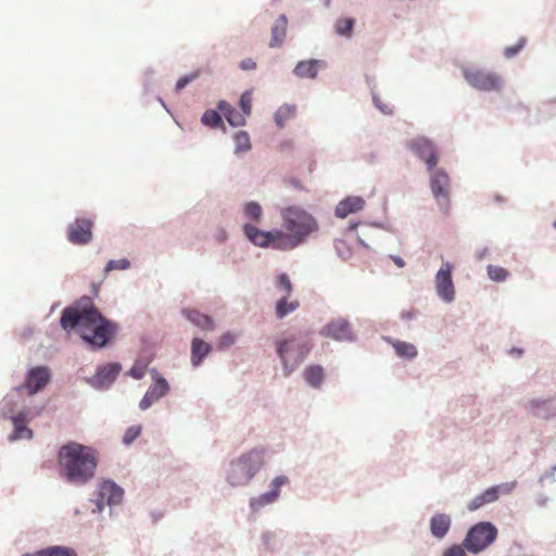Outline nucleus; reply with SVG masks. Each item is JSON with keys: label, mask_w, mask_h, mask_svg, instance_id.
<instances>
[{"label": "nucleus", "mask_w": 556, "mask_h": 556, "mask_svg": "<svg viewBox=\"0 0 556 556\" xmlns=\"http://www.w3.org/2000/svg\"><path fill=\"white\" fill-rule=\"evenodd\" d=\"M60 324L66 331L76 330L84 341L97 348L106 345L115 331L114 324L101 315L88 296L65 307Z\"/></svg>", "instance_id": "nucleus-1"}, {"label": "nucleus", "mask_w": 556, "mask_h": 556, "mask_svg": "<svg viewBox=\"0 0 556 556\" xmlns=\"http://www.w3.org/2000/svg\"><path fill=\"white\" fill-rule=\"evenodd\" d=\"M58 462L62 478L74 484H86L96 475L99 457L93 447L68 442L60 447Z\"/></svg>", "instance_id": "nucleus-2"}, {"label": "nucleus", "mask_w": 556, "mask_h": 556, "mask_svg": "<svg viewBox=\"0 0 556 556\" xmlns=\"http://www.w3.org/2000/svg\"><path fill=\"white\" fill-rule=\"evenodd\" d=\"M264 464L263 450L253 448L230 463L227 480L232 486L248 484Z\"/></svg>", "instance_id": "nucleus-3"}, {"label": "nucleus", "mask_w": 556, "mask_h": 556, "mask_svg": "<svg viewBox=\"0 0 556 556\" xmlns=\"http://www.w3.org/2000/svg\"><path fill=\"white\" fill-rule=\"evenodd\" d=\"M311 348V341L301 336H291L277 342L285 376H289L305 359Z\"/></svg>", "instance_id": "nucleus-4"}, {"label": "nucleus", "mask_w": 556, "mask_h": 556, "mask_svg": "<svg viewBox=\"0 0 556 556\" xmlns=\"http://www.w3.org/2000/svg\"><path fill=\"white\" fill-rule=\"evenodd\" d=\"M283 227L301 243L313 232L318 230L317 220L301 207H287L282 211Z\"/></svg>", "instance_id": "nucleus-5"}, {"label": "nucleus", "mask_w": 556, "mask_h": 556, "mask_svg": "<svg viewBox=\"0 0 556 556\" xmlns=\"http://www.w3.org/2000/svg\"><path fill=\"white\" fill-rule=\"evenodd\" d=\"M497 536V529L491 522H479L475 525L467 533L464 540V547L477 554L491 545Z\"/></svg>", "instance_id": "nucleus-6"}, {"label": "nucleus", "mask_w": 556, "mask_h": 556, "mask_svg": "<svg viewBox=\"0 0 556 556\" xmlns=\"http://www.w3.org/2000/svg\"><path fill=\"white\" fill-rule=\"evenodd\" d=\"M464 77L475 89L481 91H500L503 79L500 75L483 70H464Z\"/></svg>", "instance_id": "nucleus-7"}, {"label": "nucleus", "mask_w": 556, "mask_h": 556, "mask_svg": "<svg viewBox=\"0 0 556 556\" xmlns=\"http://www.w3.org/2000/svg\"><path fill=\"white\" fill-rule=\"evenodd\" d=\"M435 290L439 298L444 302H452L455 299V287L452 279V265L448 262L442 264L435 275Z\"/></svg>", "instance_id": "nucleus-8"}, {"label": "nucleus", "mask_w": 556, "mask_h": 556, "mask_svg": "<svg viewBox=\"0 0 556 556\" xmlns=\"http://www.w3.org/2000/svg\"><path fill=\"white\" fill-rule=\"evenodd\" d=\"M93 223L88 218H76L67 226V239L76 245H84L92 239Z\"/></svg>", "instance_id": "nucleus-9"}, {"label": "nucleus", "mask_w": 556, "mask_h": 556, "mask_svg": "<svg viewBox=\"0 0 556 556\" xmlns=\"http://www.w3.org/2000/svg\"><path fill=\"white\" fill-rule=\"evenodd\" d=\"M408 148L425 161L429 170H432L437 166L439 161L437 149L427 138L419 137L410 140Z\"/></svg>", "instance_id": "nucleus-10"}, {"label": "nucleus", "mask_w": 556, "mask_h": 556, "mask_svg": "<svg viewBox=\"0 0 556 556\" xmlns=\"http://www.w3.org/2000/svg\"><path fill=\"white\" fill-rule=\"evenodd\" d=\"M320 334L326 338H331L337 341H351L353 340V331L350 323L343 318H337L329 321L320 330Z\"/></svg>", "instance_id": "nucleus-11"}, {"label": "nucleus", "mask_w": 556, "mask_h": 556, "mask_svg": "<svg viewBox=\"0 0 556 556\" xmlns=\"http://www.w3.org/2000/svg\"><path fill=\"white\" fill-rule=\"evenodd\" d=\"M100 500L97 504L98 510L103 509L104 504L106 505H118L123 501L124 491L113 481H104L99 489Z\"/></svg>", "instance_id": "nucleus-12"}, {"label": "nucleus", "mask_w": 556, "mask_h": 556, "mask_svg": "<svg viewBox=\"0 0 556 556\" xmlns=\"http://www.w3.org/2000/svg\"><path fill=\"white\" fill-rule=\"evenodd\" d=\"M169 390L168 382L165 378L156 376L154 383L148 389L144 396L140 401V408L146 410L157 402L161 397L165 396Z\"/></svg>", "instance_id": "nucleus-13"}, {"label": "nucleus", "mask_w": 556, "mask_h": 556, "mask_svg": "<svg viewBox=\"0 0 556 556\" xmlns=\"http://www.w3.org/2000/svg\"><path fill=\"white\" fill-rule=\"evenodd\" d=\"M50 381V371L47 367H35L29 370L25 388L33 395L40 391Z\"/></svg>", "instance_id": "nucleus-14"}, {"label": "nucleus", "mask_w": 556, "mask_h": 556, "mask_svg": "<svg viewBox=\"0 0 556 556\" xmlns=\"http://www.w3.org/2000/svg\"><path fill=\"white\" fill-rule=\"evenodd\" d=\"M365 206V200L361 197H346L336 206L334 214L339 218H345L350 214L362 211Z\"/></svg>", "instance_id": "nucleus-15"}, {"label": "nucleus", "mask_w": 556, "mask_h": 556, "mask_svg": "<svg viewBox=\"0 0 556 556\" xmlns=\"http://www.w3.org/2000/svg\"><path fill=\"white\" fill-rule=\"evenodd\" d=\"M245 237L255 245L268 248L273 241V231H264L257 227L247 223L243 226Z\"/></svg>", "instance_id": "nucleus-16"}, {"label": "nucleus", "mask_w": 556, "mask_h": 556, "mask_svg": "<svg viewBox=\"0 0 556 556\" xmlns=\"http://www.w3.org/2000/svg\"><path fill=\"white\" fill-rule=\"evenodd\" d=\"M431 190L433 195L439 199L442 197L443 199L448 198L450 193V177L442 169L435 170L431 176Z\"/></svg>", "instance_id": "nucleus-17"}, {"label": "nucleus", "mask_w": 556, "mask_h": 556, "mask_svg": "<svg viewBox=\"0 0 556 556\" xmlns=\"http://www.w3.org/2000/svg\"><path fill=\"white\" fill-rule=\"evenodd\" d=\"M301 242L289 231L273 230V241L270 247L276 250H292L300 245Z\"/></svg>", "instance_id": "nucleus-18"}, {"label": "nucleus", "mask_w": 556, "mask_h": 556, "mask_svg": "<svg viewBox=\"0 0 556 556\" xmlns=\"http://www.w3.org/2000/svg\"><path fill=\"white\" fill-rule=\"evenodd\" d=\"M121 371V365L112 363L101 367L94 377L96 383L100 388L110 386Z\"/></svg>", "instance_id": "nucleus-19"}, {"label": "nucleus", "mask_w": 556, "mask_h": 556, "mask_svg": "<svg viewBox=\"0 0 556 556\" xmlns=\"http://www.w3.org/2000/svg\"><path fill=\"white\" fill-rule=\"evenodd\" d=\"M324 65L323 61L319 60H307L301 61L294 67V75L300 78H315L317 76L319 67Z\"/></svg>", "instance_id": "nucleus-20"}, {"label": "nucleus", "mask_w": 556, "mask_h": 556, "mask_svg": "<svg viewBox=\"0 0 556 556\" xmlns=\"http://www.w3.org/2000/svg\"><path fill=\"white\" fill-rule=\"evenodd\" d=\"M451 528V518L446 514H437L430 520L431 534L437 539H442L446 535Z\"/></svg>", "instance_id": "nucleus-21"}, {"label": "nucleus", "mask_w": 556, "mask_h": 556, "mask_svg": "<svg viewBox=\"0 0 556 556\" xmlns=\"http://www.w3.org/2000/svg\"><path fill=\"white\" fill-rule=\"evenodd\" d=\"M184 316L197 327L203 330H212L214 321L208 315L202 314L197 309L186 308L182 311Z\"/></svg>", "instance_id": "nucleus-22"}, {"label": "nucleus", "mask_w": 556, "mask_h": 556, "mask_svg": "<svg viewBox=\"0 0 556 556\" xmlns=\"http://www.w3.org/2000/svg\"><path fill=\"white\" fill-rule=\"evenodd\" d=\"M12 422L14 426V432L11 435V440L33 438V431L26 426L27 418L25 413L21 412L16 416L12 417Z\"/></svg>", "instance_id": "nucleus-23"}, {"label": "nucleus", "mask_w": 556, "mask_h": 556, "mask_svg": "<svg viewBox=\"0 0 556 556\" xmlns=\"http://www.w3.org/2000/svg\"><path fill=\"white\" fill-rule=\"evenodd\" d=\"M287 24L288 20L286 15H280L271 27V39L269 41L270 48H276L281 46L285 40L287 34Z\"/></svg>", "instance_id": "nucleus-24"}, {"label": "nucleus", "mask_w": 556, "mask_h": 556, "mask_svg": "<svg viewBox=\"0 0 556 556\" xmlns=\"http://www.w3.org/2000/svg\"><path fill=\"white\" fill-rule=\"evenodd\" d=\"M212 351V346L199 338L191 342V363L194 367L199 366L204 357Z\"/></svg>", "instance_id": "nucleus-25"}, {"label": "nucleus", "mask_w": 556, "mask_h": 556, "mask_svg": "<svg viewBox=\"0 0 556 556\" xmlns=\"http://www.w3.org/2000/svg\"><path fill=\"white\" fill-rule=\"evenodd\" d=\"M516 486V482L502 483L498 485L491 486L486 489L483 493H481V498L483 500L484 505L495 502L500 494H508Z\"/></svg>", "instance_id": "nucleus-26"}, {"label": "nucleus", "mask_w": 556, "mask_h": 556, "mask_svg": "<svg viewBox=\"0 0 556 556\" xmlns=\"http://www.w3.org/2000/svg\"><path fill=\"white\" fill-rule=\"evenodd\" d=\"M218 109L223 114L225 115L227 122L233 126H243L245 124V117L247 115L241 114L236 109H233L229 103L226 101H220L218 103Z\"/></svg>", "instance_id": "nucleus-27"}, {"label": "nucleus", "mask_w": 556, "mask_h": 556, "mask_svg": "<svg viewBox=\"0 0 556 556\" xmlns=\"http://www.w3.org/2000/svg\"><path fill=\"white\" fill-rule=\"evenodd\" d=\"M299 306L300 303L296 299H290V295L283 294L276 303V316L281 319L294 312Z\"/></svg>", "instance_id": "nucleus-28"}, {"label": "nucleus", "mask_w": 556, "mask_h": 556, "mask_svg": "<svg viewBox=\"0 0 556 556\" xmlns=\"http://www.w3.org/2000/svg\"><path fill=\"white\" fill-rule=\"evenodd\" d=\"M304 378L309 386L314 388L319 387L324 380L323 367L318 365L308 366L304 370Z\"/></svg>", "instance_id": "nucleus-29"}, {"label": "nucleus", "mask_w": 556, "mask_h": 556, "mask_svg": "<svg viewBox=\"0 0 556 556\" xmlns=\"http://www.w3.org/2000/svg\"><path fill=\"white\" fill-rule=\"evenodd\" d=\"M295 111L296 110L294 105H281L275 114V121L278 127L282 128L285 126V123L295 115Z\"/></svg>", "instance_id": "nucleus-30"}, {"label": "nucleus", "mask_w": 556, "mask_h": 556, "mask_svg": "<svg viewBox=\"0 0 556 556\" xmlns=\"http://www.w3.org/2000/svg\"><path fill=\"white\" fill-rule=\"evenodd\" d=\"M243 214L247 219L258 223L262 219L263 210L258 203L251 201L244 205Z\"/></svg>", "instance_id": "nucleus-31"}, {"label": "nucleus", "mask_w": 556, "mask_h": 556, "mask_svg": "<svg viewBox=\"0 0 556 556\" xmlns=\"http://www.w3.org/2000/svg\"><path fill=\"white\" fill-rule=\"evenodd\" d=\"M393 348L401 357L414 358L417 355V349L408 342L395 341L393 342Z\"/></svg>", "instance_id": "nucleus-32"}, {"label": "nucleus", "mask_w": 556, "mask_h": 556, "mask_svg": "<svg viewBox=\"0 0 556 556\" xmlns=\"http://www.w3.org/2000/svg\"><path fill=\"white\" fill-rule=\"evenodd\" d=\"M278 498L277 491H269L267 493H264L257 497H253L250 501V505L253 509H260L261 507L274 503Z\"/></svg>", "instance_id": "nucleus-33"}, {"label": "nucleus", "mask_w": 556, "mask_h": 556, "mask_svg": "<svg viewBox=\"0 0 556 556\" xmlns=\"http://www.w3.org/2000/svg\"><path fill=\"white\" fill-rule=\"evenodd\" d=\"M36 556H77V554L65 546H52L37 552Z\"/></svg>", "instance_id": "nucleus-34"}, {"label": "nucleus", "mask_w": 556, "mask_h": 556, "mask_svg": "<svg viewBox=\"0 0 556 556\" xmlns=\"http://www.w3.org/2000/svg\"><path fill=\"white\" fill-rule=\"evenodd\" d=\"M236 152H247L251 149L250 137L245 131H238L235 135Z\"/></svg>", "instance_id": "nucleus-35"}, {"label": "nucleus", "mask_w": 556, "mask_h": 556, "mask_svg": "<svg viewBox=\"0 0 556 556\" xmlns=\"http://www.w3.org/2000/svg\"><path fill=\"white\" fill-rule=\"evenodd\" d=\"M201 122L208 127H218L223 124L220 115L214 110L205 111L201 117Z\"/></svg>", "instance_id": "nucleus-36"}, {"label": "nucleus", "mask_w": 556, "mask_h": 556, "mask_svg": "<svg viewBox=\"0 0 556 556\" xmlns=\"http://www.w3.org/2000/svg\"><path fill=\"white\" fill-rule=\"evenodd\" d=\"M276 288L281 292V295H291L293 287L287 274H280L277 276Z\"/></svg>", "instance_id": "nucleus-37"}, {"label": "nucleus", "mask_w": 556, "mask_h": 556, "mask_svg": "<svg viewBox=\"0 0 556 556\" xmlns=\"http://www.w3.org/2000/svg\"><path fill=\"white\" fill-rule=\"evenodd\" d=\"M353 26V18H340L336 23V33L340 36H351Z\"/></svg>", "instance_id": "nucleus-38"}, {"label": "nucleus", "mask_w": 556, "mask_h": 556, "mask_svg": "<svg viewBox=\"0 0 556 556\" xmlns=\"http://www.w3.org/2000/svg\"><path fill=\"white\" fill-rule=\"evenodd\" d=\"M488 275L494 281H504L508 277V271L500 266L489 265Z\"/></svg>", "instance_id": "nucleus-39"}, {"label": "nucleus", "mask_w": 556, "mask_h": 556, "mask_svg": "<svg viewBox=\"0 0 556 556\" xmlns=\"http://www.w3.org/2000/svg\"><path fill=\"white\" fill-rule=\"evenodd\" d=\"M239 105L241 110L243 111V114L249 116L252 111V93L251 91H244L241 94Z\"/></svg>", "instance_id": "nucleus-40"}, {"label": "nucleus", "mask_w": 556, "mask_h": 556, "mask_svg": "<svg viewBox=\"0 0 556 556\" xmlns=\"http://www.w3.org/2000/svg\"><path fill=\"white\" fill-rule=\"evenodd\" d=\"M129 266H130V263L127 258H121L117 261L111 260L108 262L104 270L108 274L115 269H121V270L127 269Z\"/></svg>", "instance_id": "nucleus-41"}, {"label": "nucleus", "mask_w": 556, "mask_h": 556, "mask_svg": "<svg viewBox=\"0 0 556 556\" xmlns=\"http://www.w3.org/2000/svg\"><path fill=\"white\" fill-rule=\"evenodd\" d=\"M140 433H141V426H131L126 430V432L123 437V442L126 445H129L140 435Z\"/></svg>", "instance_id": "nucleus-42"}, {"label": "nucleus", "mask_w": 556, "mask_h": 556, "mask_svg": "<svg viewBox=\"0 0 556 556\" xmlns=\"http://www.w3.org/2000/svg\"><path fill=\"white\" fill-rule=\"evenodd\" d=\"M147 370V364L142 361H137L129 370V376L135 379H141Z\"/></svg>", "instance_id": "nucleus-43"}, {"label": "nucleus", "mask_w": 556, "mask_h": 556, "mask_svg": "<svg viewBox=\"0 0 556 556\" xmlns=\"http://www.w3.org/2000/svg\"><path fill=\"white\" fill-rule=\"evenodd\" d=\"M526 45V38H520L514 46L506 47L504 49V55L507 59L515 56Z\"/></svg>", "instance_id": "nucleus-44"}, {"label": "nucleus", "mask_w": 556, "mask_h": 556, "mask_svg": "<svg viewBox=\"0 0 556 556\" xmlns=\"http://www.w3.org/2000/svg\"><path fill=\"white\" fill-rule=\"evenodd\" d=\"M198 76L199 74L195 72L190 75L180 77L176 83V91L179 92L180 90H182L189 83L194 80Z\"/></svg>", "instance_id": "nucleus-45"}, {"label": "nucleus", "mask_w": 556, "mask_h": 556, "mask_svg": "<svg viewBox=\"0 0 556 556\" xmlns=\"http://www.w3.org/2000/svg\"><path fill=\"white\" fill-rule=\"evenodd\" d=\"M442 556H467L465 547L460 545H452L443 552Z\"/></svg>", "instance_id": "nucleus-46"}, {"label": "nucleus", "mask_w": 556, "mask_h": 556, "mask_svg": "<svg viewBox=\"0 0 556 556\" xmlns=\"http://www.w3.org/2000/svg\"><path fill=\"white\" fill-rule=\"evenodd\" d=\"M235 343V336L230 332L223 334L219 339L218 345L220 349L228 348Z\"/></svg>", "instance_id": "nucleus-47"}, {"label": "nucleus", "mask_w": 556, "mask_h": 556, "mask_svg": "<svg viewBox=\"0 0 556 556\" xmlns=\"http://www.w3.org/2000/svg\"><path fill=\"white\" fill-rule=\"evenodd\" d=\"M288 483V478L285 476L276 477L271 482V491H277V495L279 496L280 488Z\"/></svg>", "instance_id": "nucleus-48"}, {"label": "nucleus", "mask_w": 556, "mask_h": 556, "mask_svg": "<svg viewBox=\"0 0 556 556\" xmlns=\"http://www.w3.org/2000/svg\"><path fill=\"white\" fill-rule=\"evenodd\" d=\"M484 505L483 503V500L481 498V495H478L476 497H473L469 503H468V509L470 511H473V510H477L479 509L480 507H482Z\"/></svg>", "instance_id": "nucleus-49"}, {"label": "nucleus", "mask_w": 556, "mask_h": 556, "mask_svg": "<svg viewBox=\"0 0 556 556\" xmlns=\"http://www.w3.org/2000/svg\"><path fill=\"white\" fill-rule=\"evenodd\" d=\"M240 68L243 71H251L256 68V63L252 59L242 60L240 63Z\"/></svg>", "instance_id": "nucleus-50"}, {"label": "nucleus", "mask_w": 556, "mask_h": 556, "mask_svg": "<svg viewBox=\"0 0 556 556\" xmlns=\"http://www.w3.org/2000/svg\"><path fill=\"white\" fill-rule=\"evenodd\" d=\"M547 402H540V401H531L530 403V407L533 412L534 415H540V413L538 412L539 407L541 404H546Z\"/></svg>", "instance_id": "nucleus-51"}, {"label": "nucleus", "mask_w": 556, "mask_h": 556, "mask_svg": "<svg viewBox=\"0 0 556 556\" xmlns=\"http://www.w3.org/2000/svg\"><path fill=\"white\" fill-rule=\"evenodd\" d=\"M392 261L394 262V264L397 266V267H404L405 266V262L403 261L402 257L400 256H391Z\"/></svg>", "instance_id": "nucleus-52"}, {"label": "nucleus", "mask_w": 556, "mask_h": 556, "mask_svg": "<svg viewBox=\"0 0 556 556\" xmlns=\"http://www.w3.org/2000/svg\"><path fill=\"white\" fill-rule=\"evenodd\" d=\"M271 535L270 534H265L264 539L267 540L269 539Z\"/></svg>", "instance_id": "nucleus-53"}, {"label": "nucleus", "mask_w": 556, "mask_h": 556, "mask_svg": "<svg viewBox=\"0 0 556 556\" xmlns=\"http://www.w3.org/2000/svg\"><path fill=\"white\" fill-rule=\"evenodd\" d=\"M554 227L556 228V220L554 222Z\"/></svg>", "instance_id": "nucleus-54"}]
</instances>
